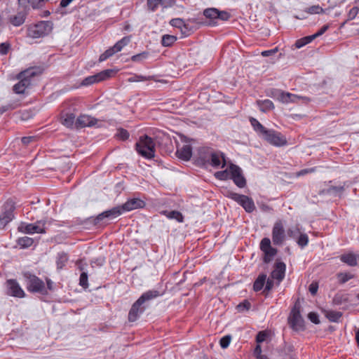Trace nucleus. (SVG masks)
<instances>
[{
	"mask_svg": "<svg viewBox=\"0 0 359 359\" xmlns=\"http://www.w3.org/2000/svg\"><path fill=\"white\" fill-rule=\"evenodd\" d=\"M15 209L12 201H7L4 205L3 212L0 215V229H4L14 218L13 212Z\"/></svg>",
	"mask_w": 359,
	"mask_h": 359,
	"instance_id": "nucleus-11",
	"label": "nucleus"
},
{
	"mask_svg": "<svg viewBox=\"0 0 359 359\" xmlns=\"http://www.w3.org/2000/svg\"><path fill=\"white\" fill-rule=\"evenodd\" d=\"M231 17V15L226 12V11H219V16L217 17V19L226 21L228 20Z\"/></svg>",
	"mask_w": 359,
	"mask_h": 359,
	"instance_id": "nucleus-58",
	"label": "nucleus"
},
{
	"mask_svg": "<svg viewBox=\"0 0 359 359\" xmlns=\"http://www.w3.org/2000/svg\"><path fill=\"white\" fill-rule=\"evenodd\" d=\"M50 31V27L48 22L41 21L34 25H31L27 29V36L32 39L43 37Z\"/></svg>",
	"mask_w": 359,
	"mask_h": 359,
	"instance_id": "nucleus-5",
	"label": "nucleus"
},
{
	"mask_svg": "<svg viewBox=\"0 0 359 359\" xmlns=\"http://www.w3.org/2000/svg\"><path fill=\"white\" fill-rule=\"evenodd\" d=\"M130 41V38L129 36H124L121 40L118 41L114 46L110 47L107 50H106L103 53L100 55L99 61L103 62L108 59L109 57L113 56L115 53L120 52L123 47L127 46Z\"/></svg>",
	"mask_w": 359,
	"mask_h": 359,
	"instance_id": "nucleus-10",
	"label": "nucleus"
},
{
	"mask_svg": "<svg viewBox=\"0 0 359 359\" xmlns=\"http://www.w3.org/2000/svg\"><path fill=\"white\" fill-rule=\"evenodd\" d=\"M156 144L154 140L147 135L141 136L135 144L137 153L147 159L154 158L156 153Z\"/></svg>",
	"mask_w": 359,
	"mask_h": 359,
	"instance_id": "nucleus-3",
	"label": "nucleus"
},
{
	"mask_svg": "<svg viewBox=\"0 0 359 359\" xmlns=\"http://www.w3.org/2000/svg\"><path fill=\"white\" fill-rule=\"evenodd\" d=\"M88 273L85 271H83L79 277V285L84 289L88 287Z\"/></svg>",
	"mask_w": 359,
	"mask_h": 359,
	"instance_id": "nucleus-46",
	"label": "nucleus"
},
{
	"mask_svg": "<svg viewBox=\"0 0 359 359\" xmlns=\"http://www.w3.org/2000/svg\"><path fill=\"white\" fill-rule=\"evenodd\" d=\"M278 99L280 102L284 104H288L290 102L298 103L299 102L306 104L311 101V99L308 97L299 96L284 91H280L279 93Z\"/></svg>",
	"mask_w": 359,
	"mask_h": 359,
	"instance_id": "nucleus-14",
	"label": "nucleus"
},
{
	"mask_svg": "<svg viewBox=\"0 0 359 359\" xmlns=\"http://www.w3.org/2000/svg\"><path fill=\"white\" fill-rule=\"evenodd\" d=\"M203 15L206 18L216 20L219 16V10L215 8H206L203 11Z\"/></svg>",
	"mask_w": 359,
	"mask_h": 359,
	"instance_id": "nucleus-37",
	"label": "nucleus"
},
{
	"mask_svg": "<svg viewBox=\"0 0 359 359\" xmlns=\"http://www.w3.org/2000/svg\"><path fill=\"white\" fill-rule=\"evenodd\" d=\"M31 0H18V9L29 12Z\"/></svg>",
	"mask_w": 359,
	"mask_h": 359,
	"instance_id": "nucleus-48",
	"label": "nucleus"
},
{
	"mask_svg": "<svg viewBox=\"0 0 359 359\" xmlns=\"http://www.w3.org/2000/svg\"><path fill=\"white\" fill-rule=\"evenodd\" d=\"M340 260L350 266H355L359 264V255L348 252L341 255Z\"/></svg>",
	"mask_w": 359,
	"mask_h": 359,
	"instance_id": "nucleus-26",
	"label": "nucleus"
},
{
	"mask_svg": "<svg viewBox=\"0 0 359 359\" xmlns=\"http://www.w3.org/2000/svg\"><path fill=\"white\" fill-rule=\"evenodd\" d=\"M210 165L213 168H224L226 165V160L223 153L220 151H215L211 156V160L208 163V166Z\"/></svg>",
	"mask_w": 359,
	"mask_h": 359,
	"instance_id": "nucleus-24",
	"label": "nucleus"
},
{
	"mask_svg": "<svg viewBox=\"0 0 359 359\" xmlns=\"http://www.w3.org/2000/svg\"><path fill=\"white\" fill-rule=\"evenodd\" d=\"M177 157L184 161H189L192 156V147L189 144L183 145L176 151Z\"/></svg>",
	"mask_w": 359,
	"mask_h": 359,
	"instance_id": "nucleus-27",
	"label": "nucleus"
},
{
	"mask_svg": "<svg viewBox=\"0 0 359 359\" xmlns=\"http://www.w3.org/2000/svg\"><path fill=\"white\" fill-rule=\"evenodd\" d=\"M304 11L309 14H320L323 13L324 9L319 5H313L309 8H306Z\"/></svg>",
	"mask_w": 359,
	"mask_h": 359,
	"instance_id": "nucleus-43",
	"label": "nucleus"
},
{
	"mask_svg": "<svg viewBox=\"0 0 359 359\" xmlns=\"http://www.w3.org/2000/svg\"><path fill=\"white\" fill-rule=\"evenodd\" d=\"M41 74V70L39 67H30L21 72L18 75L19 82L13 86V91L17 94L24 93L26 88L31 86L32 78Z\"/></svg>",
	"mask_w": 359,
	"mask_h": 359,
	"instance_id": "nucleus-2",
	"label": "nucleus"
},
{
	"mask_svg": "<svg viewBox=\"0 0 359 359\" xmlns=\"http://www.w3.org/2000/svg\"><path fill=\"white\" fill-rule=\"evenodd\" d=\"M265 139L270 144L276 146H283L286 144L287 140L285 137L279 132L272 130H267L264 134Z\"/></svg>",
	"mask_w": 359,
	"mask_h": 359,
	"instance_id": "nucleus-16",
	"label": "nucleus"
},
{
	"mask_svg": "<svg viewBox=\"0 0 359 359\" xmlns=\"http://www.w3.org/2000/svg\"><path fill=\"white\" fill-rule=\"evenodd\" d=\"M325 316L330 321L337 323L342 316V313L337 311L327 310L325 311Z\"/></svg>",
	"mask_w": 359,
	"mask_h": 359,
	"instance_id": "nucleus-32",
	"label": "nucleus"
},
{
	"mask_svg": "<svg viewBox=\"0 0 359 359\" xmlns=\"http://www.w3.org/2000/svg\"><path fill=\"white\" fill-rule=\"evenodd\" d=\"M153 79V76H142V75H137L134 74L133 76L128 79V81L130 83L133 82H139V81H150Z\"/></svg>",
	"mask_w": 359,
	"mask_h": 359,
	"instance_id": "nucleus-42",
	"label": "nucleus"
},
{
	"mask_svg": "<svg viewBox=\"0 0 359 359\" xmlns=\"http://www.w3.org/2000/svg\"><path fill=\"white\" fill-rule=\"evenodd\" d=\"M231 337L230 335H226L221 338L219 341V345L222 348H226L231 342Z\"/></svg>",
	"mask_w": 359,
	"mask_h": 359,
	"instance_id": "nucleus-50",
	"label": "nucleus"
},
{
	"mask_svg": "<svg viewBox=\"0 0 359 359\" xmlns=\"http://www.w3.org/2000/svg\"><path fill=\"white\" fill-rule=\"evenodd\" d=\"M26 282L27 290L33 293H40L43 295L48 294L44 282L36 276L29 272L23 273Z\"/></svg>",
	"mask_w": 359,
	"mask_h": 359,
	"instance_id": "nucleus-4",
	"label": "nucleus"
},
{
	"mask_svg": "<svg viewBox=\"0 0 359 359\" xmlns=\"http://www.w3.org/2000/svg\"><path fill=\"white\" fill-rule=\"evenodd\" d=\"M266 280V274H260L253 284V290L255 292L260 291L264 286Z\"/></svg>",
	"mask_w": 359,
	"mask_h": 359,
	"instance_id": "nucleus-33",
	"label": "nucleus"
},
{
	"mask_svg": "<svg viewBox=\"0 0 359 359\" xmlns=\"http://www.w3.org/2000/svg\"><path fill=\"white\" fill-rule=\"evenodd\" d=\"M273 279H272V278L271 279L269 278V279H267V280H266V282H265L266 285H265V287H264V292L265 291L269 292V291H270L272 289V287H273Z\"/></svg>",
	"mask_w": 359,
	"mask_h": 359,
	"instance_id": "nucleus-63",
	"label": "nucleus"
},
{
	"mask_svg": "<svg viewBox=\"0 0 359 359\" xmlns=\"http://www.w3.org/2000/svg\"><path fill=\"white\" fill-rule=\"evenodd\" d=\"M250 303L248 301L245 300L237 306V309L239 311H248L250 309Z\"/></svg>",
	"mask_w": 359,
	"mask_h": 359,
	"instance_id": "nucleus-52",
	"label": "nucleus"
},
{
	"mask_svg": "<svg viewBox=\"0 0 359 359\" xmlns=\"http://www.w3.org/2000/svg\"><path fill=\"white\" fill-rule=\"evenodd\" d=\"M144 202L140 198H131L121 205L123 212L142 208L144 206Z\"/></svg>",
	"mask_w": 359,
	"mask_h": 359,
	"instance_id": "nucleus-23",
	"label": "nucleus"
},
{
	"mask_svg": "<svg viewBox=\"0 0 359 359\" xmlns=\"http://www.w3.org/2000/svg\"><path fill=\"white\" fill-rule=\"evenodd\" d=\"M163 214L170 219H175L179 222H182L184 220V217L182 214L177 210L172 211H164Z\"/></svg>",
	"mask_w": 359,
	"mask_h": 359,
	"instance_id": "nucleus-34",
	"label": "nucleus"
},
{
	"mask_svg": "<svg viewBox=\"0 0 359 359\" xmlns=\"http://www.w3.org/2000/svg\"><path fill=\"white\" fill-rule=\"evenodd\" d=\"M98 120L88 115H80L76 120L75 128H83L85 127H92L97 124Z\"/></svg>",
	"mask_w": 359,
	"mask_h": 359,
	"instance_id": "nucleus-20",
	"label": "nucleus"
},
{
	"mask_svg": "<svg viewBox=\"0 0 359 359\" xmlns=\"http://www.w3.org/2000/svg\"><path fill=\"white\" fill-rule=\"evenodd\" d=\"M10 48V44L8 43H1L0 44V53L2 55H5L8 53Z\"/></svg>",
	"mask_w": 359,
	"mask_h": 359,
	"instance_id": "nucleus-55",
	"label": "nucleus"
},
{
	"mask_svg": "<svg viewBox=\"0 0 359 359\" xmlns=\"http://www.w3.org/2000/svg\"><path fill=\"white\" fill-rule=\"evenodd\" d=\"M359 8L357 6L353 7L348 13L347 20H353L358 15Z\"/></svg>",
	"mask_w": 359,
	"mask_h": 359,
	"instance_id": "nucleus-53",
	"label": "nucleus"
},
{
	"mask_svg": "<svg viewBox=\"0 0 359 359\" xmlns=\"http://www.w3.org/2000/svg\"><path fill=\"white\" fill-rule=\"evenodd\" d=\"M344 191L343 186H331L327 189H323L322 193L332 196H341Z\"/></svg>",
	"mask_w": 359,
	"mask_h": 359,
	"instance_id": "nucleus-29",
	"label": "nucleus"
},
{
	"mask_svg": "<svg viewBox=\"0 0 359 359\" xmlns=\"http://www.w3.org/2000/svg\"><path fill=\"white\" fill-rule=\"evenodd\" d=\"M176 0H147V5L150 11H155L158 6L161 5L163 8H168L173 6Z\"/></svg>",
	"mask_w": 359,
	"mask_h": 359,
	"instance_id": "nucleus-22",
	"label": "nucleus"
},
{
	"mask_svg": "<svg viewBox=\"0 0 359 359\" xmlns=\"http://www.w3.org/2000/svg\"><path fill=\"white\" fill-rule=\"evenodd\" d=\"M215 177L216 178L221 180H224L228 178H230L229 167L228 168V169L225 170L217 172L215 173Z\"/></svg>",
	"mask_w": 359,
	"mask_h": 359,
	"instance_id": "nucleus-47",
	"label": "nucleus"
},
{
	"mask_svg": "<svg viewBox=\"0 0 359 359\" xmlns=\"http://www.w3.org/2000/svg\"><path fill=\"white\" fill-rule=\"evenodd\" d=\"M161 294L158 290H151L144 292L132 305L129 312L128 319L129 322L136 321L140 315H142L145 309L146 306L144 304L147 302L152 300L159 296Z\"/></svg>",
	"mask_w": 359,
	"mask_h": 359,
	"instance_id": "nucleus-1",
	"label": "nucleus"
},
{
	"mask_svg": "<svg viewBox=\"0 0 359 359\" xmlns=\"http://www.w3.org/2000/svg\"><path fill=\"white\" fill-rule=\"evenodd\" d=\"M278 52V48H275L271 50H264L262 52L261 55L263 57H268Z\"/></svg>",
	"mask_w": 359,
	"mask_h": 359,
	"instance_id": "nucleus-62",
	"label": "nucleus"
},
{
	"mask_svg": "<svg viewBox=\"0 0 359 359\" xmlns=\"http://www.w3.org/2000/svg\"><path fill=\"white\" fill-rule=\"evenodd\" d=\"M260 250L264 252L263 261L264 263H269L277 254V250L271 245L269 238H264L260 242Z\"/></svg>",
	"mask_w": 359,
	"mask_h": 359,
	"instance_id": "nucleus-12",
	"label": "nucleus"
},
{
	"mask_svg": "<svg viewBox=\"0 0 359 359\" xmlns=\"http://www.w3.org/2000/svg\"><path fill=\"white\" fill-rule=\"evenodd\" d=\"M314 39H315L313 35L303 37V38L299 39L296 41L295 46L297 48H301L303 46H306V44H309V43H311Z\"/></svg>",
	"mask_w": 359,
	"mask_h": 359,
	"instance_id": "nucleus-38",
	"label": "nucleus"
},
{
	"mask_svg": "<svg viewBox=\"0 0 359 359\" xmlns=\"http://www.w3.org/2000/svg\"><path fill=\"white\" fill-rule=\"evenodd\" d=\"M116 136L121 140H126L128 139L130 135L126 130L121 128L118 130Z\"/></svg>",
	"mask_w": 359,
	"mask_h": 359,
	"instance_id": "nucleus-51",
	"label": "nucleus"
},
{
	"mask_svg": "<svg viewBox=\"0 0 359 359\" xmlns=\"http://www.w3.org/2000/svg\"><path fill=\"white\" fill-rule=\"evenodd\" d=\"M228 197L237 202L247 212H252L255 209L253 200L248 196L239 194L235 192H229Z\"/></svg>",
	"mask_w": 359,
	"mask_h": 359,
	"instance_id": "nucleus-7",
	"label": "nucleus"
},
{
	"mask_svg": "<svg viewBox=\"0 0 359 359\" xmlns=\"http://www.w3.org/2000/svg\"><path fill=\"white\" fill-rule=\"evenodd\" d=\"M318 285L317 283L313 282L309 287V290L311 294L315 295L317 293Z\"/></svg>",
	"mask_w": 359,
	"mask_h": 359,
	"instance_id": "nucleus-61",
	"label": "nucleus"
},
{
	"mask_svg": "<svg viewBox=\"0 0 359 359\" xmlns=\"http://www.w3.org/2000/svg\"><path fill=\"white\" fill-rule=\"evenodd\" d=\"M272 241L276 245H282L285 241L287 234L284 228L283 222L280 219L277 220L272 229Z\"/></svg>",
	"mask_w": 359,
	"mask_h": 359,
	"instance_id": "nucleus-8",
	"label": "nucleus"
},
{
	"mask_svg": "<svg viewBox=\"0 0 359 359\" xmlns=\"http://www.w3.org/2000/svg\"><path fill=\"white\" fill-rule=\"evenodd\" d=\"M27 14L25 10L18 9L17 13L11 15L8 20L13 26L19 27L25 22Z\"/></svg>",
	"mask_w": 359,
	"mask_h": 359,
	"instance_id": "nucleus-25",
	"label": "nucleus"
},
{
	"mask_svg": "<svg viewBox=\"0 0 359 359\" xmlns=\"http://www.w3.org/2000/svg\"><path fill=\"white\" fill-rule=\"evenodd\" d=\"M34 139V137H23L22 139H21V141L22 142L25 144V145H27L28 144H29Z\"/></svg>",
	"mask_w": 359,
	"mask_h": 359,
	"instance_id": "nucleus-64",
	"label": "nucleus"
},
{
	"mask_svg": "<svg viewBox=\"0 0 359 359\" xmlns=\"http://www.w3.org/2000/svg\"><path fill=\"white\" fill-rule=\"evenodd\" d=\"M230 179L239 188H243L246 185V180L243 175L241 168L233 163L229 165Z\"/></svg>",
	"mask_w": 359,
	"mask_h": 359,
	"instance_id": "nucleus-13",
	"label": "nucleus"
},
{
	"mask_svg": "<svg viewBox=\"0 0 359 359\" xmlns=\"http://www.w3.org/2000/svg\"><path fill=\"white\" fill-rule=\"evenodd\" d=\"M309 319L313 323L318 325L320 323V320L318 318V315L314 312H310L308 314Z\"/></svg>",
	"mask_w": 359,
	"mask_h": 359,
	"instance_id": "nucleus-54",
	"label": "nucleus"
},
{
	"mask_svg": "<svg viewBox=\"0 0 359 359\" xmlns=\"http://www.w3.org/2000/svg\"><path fill=\"white\" fill-rule=\"evenodd\" d=\"M34 243V240L32 238H29L28 236H24L19 238L17 241V243L22 248H27L32 245Z\"/></svg>",
	"mask_w": 359,
	"mask_h": 359,
	"instance_id": "nucleus-36",
	"label": "nucleus"
},
{
	"mask_svg": "<svg viewBox=\"0 0 359 359\" xmlns=\"http://www.w3.org/2000/svg\"><path fill=\"white\" fill-rule=\"evenodd\" d=\"M117 71L114 69H105L103 70L95 75L89 76L85 78L82 82L81 85L88 86H90L92 84L105 81L107 79H109V78L112 77Z\"/></svg>",
	"mask_w": 359,
	"mask_h": 359,
	"instance_id": "nucleus-6",
	"label": "nucleus"
},
{
	"mask_svg": "<svg viewBox=\"0 0 359 359\" xmlns=\"http://www.w3.org/2000/svg\"><path fill=\"white\" fill-rule=\"evenodd\" d=\"M68 255L65 252L57 253L56 258V265L57 269H62L68 262Z\"/></svg>",
	"mask_w": 359,
	"mask_h": 359,
	"instance_id": "nucleus-30",
	"label": "nucleus"
},
{
	"mask_svg": "<svg viewBox=\"0 0 359 359\" xmlns=\"http://www.w3.org/2000/svg\"><path fill=\"white\" fill-rule=\"evenodd\" d=\"M353 278V275L349 273H339L337 274V278L340 284H344Z\"/></svg>",
	"mask_w": 359,
	"mask_h": 359,
	"instance_id": "nucleus-45",
	"label": "nucleus"
},
{
	"mask_svg": "<svg viewBox=\"0 0 359 359\" xmlns=\"http://www.w3.org/2000/svg\"><path fill=\"white\" fill-rule=\"evenodd\" d=\"M286 270V265L283 262H277L275 264L274 269L271 273V278L272 279L278 280L280 283L285 278Z\"/></svg>",
	"mask_w": 359,
	"mask_h": 359,
	"instance_id": "nucleus-21",
	"label": "nucleus"
},
{
	"mask_svg": "<svg viewBox=\"0 0 359 359\" xmlns=\"http://www.w3.org/2000/svg\"><path fill=\"white\" fill-rule=\"evenodd\" d=\"M215 151L211 148L203 147L198 150V156L197 162L199 165L203 166H208V163L211 160V156Z\"/></svg>",
	"mask_w": 359,
	"mask_h": 359,
	"instance_id": "nucleus-19",
	"label": "nucleus"
},
{
	"mask_svg": "<svg viewBox=\"0 0 359 359\" xmlns=\"http://www.w3.org/2000/svg\"><path fill=\"white\" fill-rule=\"evenodd\" d=\"M76 120V115L72 112H62L61 114L62 123L67 128H75Z\"/></svg>",
	"mask_w": 359,
	"mask_h": 359,
	"instance_id": "nucleus-28",
	"label": "nucleus"
},
{
	"mask_svg": "<svg viewBox=\"0 0 359 359\" xmlns=\"http://www.w3.org/2000/svg\"><path fill=\"white\" fill-rule=\"evenodd\" d=\"M315 171H316V168H311L303 169V170H301L300 171H299L297 173V176H302V175H306V174H309V173L313 172Z\"/></svg>",
	"mask_w": 359,
	"mask_h": 359,
	"instance_id": "nucleus-60",
	"label": "nucleus"
},
{
	"mask_svg": "<svg viewBox=\"0 0 359 359\" xmlns=\"http://www.w3.org/2000/svg\"><path fill=\"white\" fill-rule=\"evenodd\" d=\"M6 285L8 295L18 298H23L25 297L24 290L15 279L7 280Z\"/></svg>",
	"mask_w": 359,
	"mask_h": 359,
	"instance_id": "nucleus-15",
	"label": "nucleus"
},
{
	"mask_svg": "<svg viewBox=\"0 0 359 359\" xmlns=\"http://www.w3.org/2000/svg\"><path fill=\"white\" fill-rule=\"evenodd\" d=\"M301 233V230L298 225L290 227L287 231V235L293 239H296Z\"/></svg>",
	"mask_w": 359,
	"mask_h": 359,
	"instance_id": "nucleus-40",
	"label": "nucleus"
},
{
	"mask_svg": "<svg viewBox=\"0 0 359 359\" xmlns=\"http://www.w3.org/2000/svg\"><path fill=\"white\" fill-rule=\"evenodd\" d=\"M177 40V37L172 35L165 34L163 35L161 40V43L163 46L168 47L172 46Z\"/></svg>",
	"mask_w": 359,
	"mask_h": 359,
	"instance_id": "nucleus-39",
	"label": "nucleus"
},
{
	"mask_svg": "<svg viewBox=\"0 0 359 359\" xmlns=\"http://www.w3.org/2000/svg\"><path fill=\"white\" fill-rule=\"evenodd\" d=\"M296 241L298 245L303 248L309 243V236L305 233H301V234L296 238Z\"/></svg>",
	"mask_w": 359,
	"mask_h": 359,
	"instance_id": "nucleus-41",
	"label": "nucleus"
},
{
	"mask_svg": "<svg viewBox=\"0 0 359 359\" xmlns=\"http://www.w3.org/2000/svg\"><path fill=\"white\" fill-rule=\"evenodd\" d=\"M289 323L293 330H299L304 328V320L299 308H297L296 306L291 311Z\"/></svg>",
	"mask_w": 359,
	"mask_h": 359,
	"instance_id": "nucleus-18",
	"label": "nucleus"
},
{
	"mask_svg": "<svg viewBox=\"0 0 359 359\" xmlns=\"http://www.w3.org/2000/svg\"><path fill=\"white\" fill-rule=\"evenodd\" d=\"M170 25L174 27L180 28L182 29V28H187V25L185 22L181 18H173L170 21Z\"/></svg>",
	"mask_w": 359,
	"mask_h": 359,
	"instance_id": "nucleus-44",
	"label": "nucleus"
},
{
	"mask_svg": "<svg viewBox=\"0 0 359 359\" xmlns=\"http://www.w3.org/2000/svg\"><path fill=\"white\" fill-rule=\"evenodd\" d=\"M250 122L254 130L256 132L262 134L263 135L267 130L266 128H265L256 118L253 117L250 118Z\"/></svg>",
	"mask_w": 359,
	"mask_h": 359,
	"instance_id": "nucleus-35",
	"label": "nucleus"
},
{
	"mask_svg": "<svg viewBox=\"0 0 359 359\" xmlns=\"http://www.w3.org/2000/svg\"><path fill=\"white\" fill-rule=\"evenodd\" d=\"M148 55L149 54L147 52H142L141 53H139V54L132 56L131 60L133 62H141V61L147 59L148 57Z\"/></svg>",
	"mask_w": 359,
	"mask_h": 359,
	"instance_id": "nucleus-49",
	"label": "nucleus"
},
{
	"mask_svg": "<svg viewBox=\"0 0 359 359\" xmlns=\"http://www.w3.org/2000/svg\"><path fill=\"white\" fill-rule=\"evenodd\" d=\"M123 213L122 209L121 206L114 207L113 208L104 211L102 213L99 214L94 219V224L95 225L99 224V223L104 219H114Z\"/></svg>",
	"mask_w": 359,
	"mask_h": 359,
	"instance_id": "nucleus-17",
	"label": "nucleus"
},
{
	"mask_svg": "<svg viewBox=\"0 0 359 359\" xmlns=\"http://www.w3.org/2000/svg\"><path fill=\"white\" fill-rule=\"evenodd\" d=\"M267 337V334L265 332H259L258 334L256 336V341L257 343L259 344L266 340V338Z\"/></svg>",
	"mask_w": 359,
	"mask_h": 359,
	"instance_id": "nucleus-56",
	"label": "nucleus"
},
{
	"mask_svg": "<svg viewBox=\"0 0 359 359\" xmlns=\"http://www.w3.org/2000/svg\"><path fill=\"white\" fill-rule=\"evenodd\" d=\"M16 108V105L14 104H8L6 105L1 106L0 107V114H4L6 111L12 110Z\"/></svg>",
	"mask_w": 359,
	"mask_h": 359,
	"instance_id": "nucleus-57",
	"label": "nucleus"
},
{
	"mask_svg": "<svg viewBox=\"0 0 359 359\" xmlns=\"http://www.w3.org/2000/svg\"><path fill=\"white\" fill-rule=\"evenodd\" d=\"M46 220H39L34 224L21 223L18 229L20 232L28 234L34 233H46L45 224Z\"/></svg>",
	"mask_w": 359,
	"mask_h": 359,
	"instance_id": "nucleus-9",
	"label": "nucleus"
},
{
	"mask_svg": "<svg viewBox=\"0 0 359 359\" xmlns=\"http://www.w3.org/2000/svg\"><path fill=\"white\" fill-rule=\"evenodd\" d=\"M257 103L259 107V109L263 112H266L274 108L273 102L268 99L264 100H258Z\"/></svg>",
	"mask_w": 359,
	"mask_h": 359,
	"instance_id": "nucleus-31",
	"label": "nucleus"
},
{
	"mask_svg": "<svg viewBox=\"0 0 359 359\" xmlns=\"http://www.w3.org/2000/svg\"><path fill=\"white\" fill-rule=\"evenodd\" d=\"M329 29L328 25H323L320 30H318L316 33L313 34L314 39L323 35L327 29Z\"/></svg>",
	"mask_w": 359,
	"mask_h": 359,
	"instance_id": "nucleus-59",
	"label": "nucleus"
}]
</instances>
